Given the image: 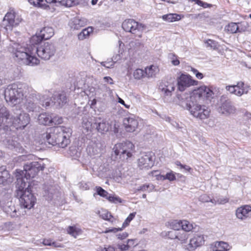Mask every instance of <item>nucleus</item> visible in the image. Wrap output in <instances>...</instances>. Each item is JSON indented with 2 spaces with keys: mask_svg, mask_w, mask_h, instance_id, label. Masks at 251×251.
I'll use <instances>...</instances> for the list:
<instances>
[{
  "mask_svg": "<svg viewBox=\"0 0 251 251\" xmlns=\"http://www.w3.org/2000/svg\"><path fill=\"white\" fill-rule=\"evenodd\" d=\"M195 100H196L193 95L190 96L188 94L184 93L177 94L175 101L178 105L188 110Z\"/></svg>",
  "mask_w": 251,
  "mask_h": 251,
  "instance_id": "nucleus-15",
  "label": "nucleus"
},
{
  "mask_svg": "<svg viewBox=\"0 0 251 251\" xmlns=\"http://www.w3.org/2000/svg\"><path fill=\"white\" fill-rule=\"evenodd\" d=\"M57 1L61 5L67 7H71L77 2V0H57Z\"/></svg>",
  "mask_w": 251,
  "mask_h": 251,
  "instance_id": "nucleus-46",
  "label": "nucleus"
},
{
  "mask_svg": "<svg viewBox=\"0 0 251 251\" xmlns=\"http://www.w3.org/2000/svg\"><path fill=\"white\" fill-rule=\"evenodd\" d=\"M212 199H211L206 194L201 195L199 198V201L202 202H211L212 203Z\"/></svg>",
  "mask_w": 251,
  "mask_h": 251,
  "instance_id": "nucleus-55",
  "label": "nucleus"
},
{
  "mask_svg": "<svg viewBox=\"0 0 251 251\" xmlns=\"http://www.w3.org/2000/svg\"><path fill=\"white\" fill-rule=\"evenodd\" d=\"M72 133L71 128L59 126L48 129L42 135V138L50 145H57L59 147L64 148L69 144V138Z\"/></svg>",
  "mask_w": 251,
  "mask_h": 251,
  "instance_id": "nucleus-3",
  "label": "nucleus"
},
{
  "mask_svg": "<svg viewBox=\"0 0 251 251\" xmlns=\"http://www.w3.org/2000/svg\"><path fill=\"white\" fill-rule=\"evenodd\" d=\"M37 100L28 97L24 103V108L28 112L37 111L39 107L37 105Z\"/></svg>",
  "mask_w": 251,
  "mask_h": 251,
  "instance_id": "nucleus-27",
  "label": "nucleus"
},
{
  "mask_svg": "<svg viewBox=\"0 0 251 251\" xmlns=\"http://www.w3.org/2000/svg\"><path fill=\"white\" fill-rule=\"evenodd\" d=\"M67 231L68 234L75 238H76L78 235L82 233L81 229L77 228L75 226H69L68 227Z\"/></svg>",
  "mask_w": 251,
  "mask_h": 251,
  "instance_id": "nucleus-37",
  "label": "nucleus"
},
{
  "mask_svg": "<svg viewBox=\"0 0 251 251\" xmlns=\"http://www.w3.org/2000/svg\"><path fill=\"white\" fill-rule=\"evenodd\" d=\"M30 122L28 114L17 110L13 115L6 107L0 103V129L13 126L17 129H24Z\"/></svg>",
  "mask_w": 251,
  "mask_h": 251,
  "instance_id": "nucleus-2",
  "label": "nucleus"
},
{
  "mask_svg": "<svg viewBox=\"0 0 251 251\" xmlns=\"http://www.w3.org/2000/svg\"><path fill=\"white\" fill-rule=\"evenodd\" d=\"M3 210L11 218H16L18 217L17 209L11 201L7 202L5 206H4Z\"/></svg>",
  "mask_w": 251,
  "mask_h": 251,
  "instance_id": "nucleus-29",
  "label": "nucleus"
},
{
  "mask_svg": "<svg viewBox=\"0 0 251 251\" xmlns=\"http://www.w3.org/2000/svg\"><path fill=\"white\" fill-rule=\"evenodd\" d=\"M212 203L214 204H224L228 202L227 197L221 196H216L212 199Z\"/></svg>",
  "mask_w": 251,
  "mask_h": 251,
  "instance_id": "nucleus-36",
  "label": "nucleus"
},
{
  "mask_svg": "<svg viewBox=\"0 0 251 251\" xmlns=\"http://www.w3.org/2000/svg\"><path fill=\"white\" fill-rule=\"evenodd\" d=\"M96 188L98 195L103 198H107V195H108V193L107 191L100 186H97Z\"/></svg>",
  "mask_w": 251,
  "mask_h": 251,
  "instance_id": "nucleus-52",
  "label": "nucleus"
},
{
  "mask_svg": "<svg viewBox=\"0 0 251 251\" xmlns=\"http://www.w3.org/2000/svg\"><path fill=\"white\" fill-rule=\"evenodd\" d=\"M30 89L25 83L9 85L4 90V99L9 104L16 105L20 103L24 97H27Z\"/></svg>",
  "mask_w": 251,
  "mask_h": 251,
  "instance_id": "nucleus-5",
  "label": "nucleus"
},
{
  "mask_svg": "<svg viewBox=\"0 0 251 251\" xmlns=\"http://www.w3.org/2000/svg\"><path fill=\"white\" fill-rule=\"evenodd\" d=\"M177 231H169L168 232H165L164 233H162L163 235L165 236L168 237L169 238L171 239H176Z\"/></svg>",
  "mask_w": 251,
  "mask_h": 251,
  "instance_id": "nucleus-51",
  "label": "nucleus"
},
{
  "mask_svg": "<svg viewBox=\"0 0 251 251\" xmlns=\"http://www.w3.org/2000/svg\"><path fill=\"white\" fill-rule=\"evenodd\" d=\"M103 79L105 82L109 83L110 84H114L113 79L110 76H105L104 77Z\"/></svg>",
  "mask_w": 251,
  "mask_h": 251,
  "instance_id": "nucleus-62",
  "label": "nucleus"
},
{
  "mask_svg": "<svg viewBox=\"0 0 251 251\" xmlns=\"http://www.w3.org/2000/svg\"><path fill=\"white\" fill-rule=\"evenodd\" d=\"M157 68L153 65L145 69V75L148 77H153L156 74V70Z\"/></svg>",
  "mask_w": 251,
  "mask_h": 251,
  "instance_id": "nucleus-42",
  "label": "nucleus"
},
{
  "mask_svg": "<svg viewBox=\"0 0 251 251\" xmlns=\"http://www.w3.org/2000/svg\"><path fill=\"white\" fill-rule=\"evenodd\" d=\"M125 129L127 132L134 131L137 128L139 124L138 118L133 115L126 117L123 121Z\"/></svg>",
  "mask_w": 251,
  "mask_h": 251,
  "instance_id": "nucleus-19",
  "label": "nucleus"
},
{
  "mask_svg": "<svg viewBox=\"0 0 251 251\" xmlns=\"http://www.w3.org/2000/svg\"><path fill=\"white\" fill-rule=\"evenodd\" d=\"M159 177H160V179H168L170 181H173L176 179V176L173 172L168 173L166 174V175H161Z\"/></svg>",
  "mask_w": 251,
  "mask_h": 251,
  "instance_id": "nucleus-48",
  "label": "nucleus"
},
{
  "mask_svg": "<svg viewBox=\"0 0 251 251\" xmlns=\"http://www.w3.org/2000/svg\"><path fill=\"white\" fill-rule=\"evenodd\" d=\"M121 58V56L120 54H116L115 56H114L112 58V61L114 63Z\"/></svg>",
  "mask_w": 251,
  "mask_h": 251,
  "instance_id": "nucleus-64",
  "label": "nucleus"
},
{
  "mask_svg": "<svg viewBox=\"0 0 251 251\" xmlns=\"http://www.w3.org/2000/svg\"><path fill=\"white\" fill-rule=\"evenodd\" d=\"M63 122V119L62 117L55 116L53 117H51V126L53 125H59L61 124Z\"/></svg>",
  "mask_w": 251,
  "mask_h": 251,
  "instance_id": "nucleus-53",
  "label": "nucleus"
},
{
  "mask_svg": "<svg viewBox=\"0 0 251 251\" xmlns=\"http://www.w3.org/2000/svg\"><path fill=\"white\" fill-rule=\"evenodd\" d=\"M56 192L57 190L54 186H51L50 188L45 190V194L46 196L48 197V200L53 199Z\"/></svg>",
  "mask_w": 251,
  "mask_h": 251,
  "instance_id": "nucleus-43",
  "label": "nucleus"
},
{
  "mask_svg": "<svg viewBox=\"0 0 251 251\" xmlns=\"http://www.w3.org/2000/svg\"><path fill=\"white\" fill-rule=\"evenodd\" d=\"M189 237L188 234L186 231L180 230L177 231L176 239L183 243H185Z\"/></svg>",
  "mask_w": 251,
  "mask_h": 251,
  "instance_id": "nucleus-41",
  "label": "nucleus"
},
{
  "mask_svg": "<svg viewBox=\"0 0 251 251\" xmlns=\"http://www.w3.org/2000/svg\"><path fill=\"white\" fill-rule=\"evenodd\" d=\"M16 137H10L6 139L5 141V145L7 148L11 150H15L16 151L21 152L23 149L21 145L16 140Z\"/></svg>",
  "mask_w": 251,
  "mask_h": 251,
  "instance_id": "nucleus-25",
  "label": "nucleus"
},
{
  "mask_svg": "<svg viewBox=\"0 0 251 251\" xmlns=\"http://www.w3.org/2000/svg\"><path fill=\"white\" fill-rule=\"evenodd\" d=\"M134 145L129 141L117 144L113 150L116 156H119L122 160L127 159L132 155L131 151L134 149Z\"/></svg>",
  "mask_w": 251,
  "mask_h": 251,
  "instance_id": "nucleus-7",
  "label": "nucleus"
},
{
  "mask_svg": "<svg viewBox=\"0 0 251 251\" xmlns=\"http://www.w3.org/2000/svg\"><path fill=\"white\" fill-rule=\"evenodd\" d=\"M102 66L107 68H111L114 66V63L113 62H102L101 63Z\"/></svg>",
  "mask_w": 251,
  "mask_h": 251,
  "instance_id": "nucleus-57",
  "label": "nucleus"
},
{
  "mask_svg": "<svg viewBox=\"0 0 251 251\" xmlns=\"http://www.w3.org/2000/svg\"><path fill=\"white\" fill-rule=\"evenodd\" d=\"M251 211V206L249 205L242 206L236 209V215L237 218L241 219H245L248 216V214Z\"/></svg>",
  "mask_w": 251,
  "mask_h": 251,
  "instance_id": "nucleus-28",
  "label": "nucleus"
},
{
  "mask_svg": "<svg viewBox=\"0 0 251 251\" xmlns=\"http://www.w3.org/2000/svg\"><path fill=\"white\" fill-rule=\"evenodd\" d=\"M43 0H28V2L31 4L35 6H40V3L43 1Z\"/></svg>",
  "mask_w": 251,
  "mask_h": 251,
  "instance_id": "nucleus-60",
  "label": "nucleus"
},
{
  "mask_svg": "<svg viewBox=\"0 0 251 251\" xmlns=\"http://www.w3.org/2000/svg\"><path fill=\"white\" fill-rule=\"evenodd\" d=\"M43 99L44 100H40L42 102V104L45 107L50 106V101L56 107H61L67 102V98L64 93H54L50 99H45L43 96Z\"/></svg>",
  "mask_w": 251,
  "mask_h": 251,
  "instance_id": "nucleus-9",
  "label": "nucleus"
},
{
  "mask_svg": "<svg viewBox=\"0 0 251 251\" xmlns=\"http://www.w3.org/2000/svg\"><path fill=\"white\" fill-rule=\"evenodd\" d=\"M219 111L223 115L228 116L235 112L236 108L232 104V102L228 100H226L222 103L219 108Z\"/></svg>",
  "mask_w": 251,
  "mask_h": 251,
  "instance_id": "nucleus-22",
  "label": "nucleus"
},
{
  "mask_svg": "<svg viewBox=\"0 0 251 251\" xmlns=\"http://www.w3.org/2000/svg\"><path fill=\"white\" fill-rule=\"evenodd\" d=\"M159 90L164 96H171L175 90V85L167 81H162L159 85Z\"/></svg>",
  "mask_w": 251,
  "mask_h": 251,
  "instance_id": "nucleus-23",
  "label": "nucleus"
},
{
  "mask_svg": "<svg viewBox=\"0 0 251 251\" xmlns=\"http://www.w3.org/2000/svg\"><path fill=\"white\" fill-rule=\"evenodd\" d=\"M98 251H115V249L112 246H109L107 247H101Z\"/></svg>",
  "mask_w": 251,
  "mask_h": 251,
  "instance_id": "nucleus-58",
  "label": "nucleus"
},
{
  "mask_svg": "<svg viewBox=\"0 0 251 251\" xmlns=\"http://www.w3.org/2000/svg\"><path fill=\"white\" fill-rule=\"evenodd\" d=\"M153 164L152 153L151 152L141 154L138 159V164L141 169H149L153 166Z\"/></svg>",
  "mask_w": 251,
  "mask_h": 251,
  "instance_id": "nucleus-16",
  "label": "nucleus"
},
{
  "mask_svg": "<svg viewBox=\"0 0 251 251\" xmlns=\"http://www.w3.org/2000/svg\"><path fill=\"white\" fill-rule=\"evenodd\" d=\"M93 32V28L88 27L82 30V31L78 35V38L79 40H82L88 37L90 33Z\"/></svg>",
  "mask_w": 251,
  "mask_h": 251,
  "instance_id": "nucleus-39",
  "label": "nucleus"
},
{
  "mask_svg": "<svg viewBox=\"0 0 251 251\" xmlns=\"http://www.w3.org/2000/svg\"><path fill=\"white\" fill-rule=\"evenodd\" d=\"M244 28L241 27L237 25L236 23H231L226 27L227 31L231 33H235L237 32H241L245 30L246 26H244Z\"/></svg>",
  "mask_w": 251,
  "mask_h": 251,
  "instance_id": "nucleus-33",
  "label": "nucleus"
},
{
  "mask_svg": "<svg viewBox=\"0 0 251 251\" xmlns=\"http://www.w3.org/2000/svg\"><path fill=\"white\" fill-rule=\"evenodd\" d=\"M181 221H174L170 223V227L175 231H178L181 228Z\"/></svg>",
  "mask_w": 251,
  "mask_h": 251,
  "instance_id": "nucleus-50",
  "label": "nucleus"
},
{
  "mask_svg": "<svg viewBox=\"0 0 251 251\" xmlns=\"http://www.w3.org/2000/svg\"><path fill=\"white\" fill-rule=\"evenodd\" d=\"M79 188L82 190H87L92 187V183L90 181H81L78 184Z\"/></svg>",
  "mask_w": 251,
  "mask_h": 251,
  "instance_id": "nucleus-45",
  "label": "nucleus"
},
{
  "mask_svg": "<svg viewBox=\"0 0 251 251\" xmlns=\"http://www.w3.org/2000/svg\"><path fill=\"white\" fill-rule=\"evenodd\" d=\"M192 71L194 72V74L196 75V76L199 78V79H201L203 77V75L201 73L199 72L196 69H192Z\"/></svg>",
  "mask_w": 251,
  "mask_h": 251,
  "instance_id": "nucleus-61",
  "label": "nucleus"
},
{
  "mask_svg": "<svg viewBox=\"0 0 251 251\" xmlns=\"http://www.w3.org/2000/svg\"><path fill=\"white\" fill-rule=\"evenodd\" d=\"M54 35V30L52 27L46 26L43 28L39 33L33 36L30 40V44H39L43 40H48Z\"/></svg>",
  "mask_w": 251,
  "mask_h": 251,
  "instance_id": "nucleus-10",
  "label": "nucleus"
},
{
  "mask_svg": "<svg viewBox=\"0 0 251 251\" xmlns=\"http://www.w3.org/2000/svg\"><path fill=\"white\" fill-rule=\"evenodd\" d=\"M130 48H133L135 50H139L143 47V44L140 42L139 40H135L134 41H131L129 43Z\"/></svg>",
  "mask_w": 251,
  "mask_h": 251,
  "instance_id": "nucleus-47",
  "label": "nucleus"
},
{
  "mask_svg": "<svg viewBox=\"0 0 251 251\" xmlns=\"http://www.w3.org/2000/svg\"><path fill=\"white\" fill-rule=\"evenodd\" d=\"M110 202L117 203V202H121V199L118 197H114L111 195H108L107 198H106Z\"/></svg>",
  "mask_w": 251,
  "mask_h": 251,
  "instance_id": "nucleus-54",
  "label": "nucleus"
},
{
  "mask_svg": "<svg viewBox=\"0 0 251 251\" xmlns=\"http://www.w3.org/2000/svg\"><path fill=\"white\" fill-rule=\"evenodd\" d=\"M94 117L92 118H83L82 126L87 132L91 131L95 129Z\"/></svg>",
  "mask_w": 251,
  "mask_h": 251,
  "instance_id": "nucleus-30",
  "label": "nucleus"
},
{
  "mask_svg": "<svg viewBox=\"0 0 251 251\" xmlns=\"http://www.w3.org/2000/svg\"><path fill=\"white\" fill-rule=\"evenodd\" d=\"M181 226L182 230L186 232L190 231L193 228L192 224L187 221H181Z\"/></svg>",
  "mask_w": 251,
  "mask_h": 251,
  "instance_id": "nucleus-44",
  "label": "nucleus"
},
{
  "mask_svg": "<svg viewBox=\"0 0 251 251\" xmlns=\"http://www.w3.org/2000/svg\"><path fill=\"white\" fill-rule=\"evenodd\" d=\"M39 123L43 125H50L51 124V116L48 113L40 114L38 118Z\"/></svg>",
  "mask_w": 251,
  "mask_h": 251,
  "instance_id": "nucleus-32",
  "label": "nucleus"
},
{
  "mask_svg": "<svg viewBox=\"0 0 251 251\" xmlns=\"http://www.w3.org/2000/svg\"><path fill=\"white\" fill-rule=\"evenodd\" d=\"M226 89L231 94H234L238 97L248 93V88L245 86L244 83L242 81L237 82L236 85L226 86Z\"/></svg>",
  "mask_w": 251,
  "mask_h": 251,
  "instance_id": "nucleus-17",
  "label": "nucleus"
},
{
  "mask_svg": "<svg viewBox=\"0 0 251 251\" xmlns=\"http://www.w3.org/2000/svg\"><path fill=\"white\" fill-rule=\"evenodd\" d=\"M95 129L99 132L104 134L109 131L110 125L106 120L101 117H94Z\"/></svg>",
  "mask_w": 251,
  "mask_h": 251,
  "instance_id": "nucleus-18",
  "label": "nucleus"
},
{
  "mask_svg": "<svg viewBox=\"0 0 251 251\" xmlns=\"http://www.w3.org/2000/svg\"><path fill=\"white\" fill-rule=\"evenodd\" d=\"M104 213L100 215L102 218L106 220L110 221V218L112 217V215L106 211H104Z\"/></svg>",
  "mask_w": 251,
  "mask_h": 251,
  "instance_id": "nucleus-56",
  "label": "nucleus"
},
{
  "mask_svg": "<svg viewBox=\"0 0 251 251\" xmlns=\"http://www.w3.org/2000/svg\"><path fill=\"white\" fill-rule=\"evenodd\" d=\"M45 164L42 159H39L38 161L27 163L24 166L23 171L17 170L16 176L26 178V180L34 177L40 171L43 170Z\"/></svg>",
  "mask_w": 251,
  "mask_h": 251,
  "instance_id": "nucleus-6",
  "label": "nucleus"
},
{
  "mask_svg": "<svg viewBox=\"0 0 251 251\" xmlns=\"http://www.w3.org/2000/svg\"><path fill=\"white\" fill-rule=\"evenodd\" d=\"M193 94L196 100L199 102H202L204 100L210 101L212 98L214 93L208 87L205 86H202L193 91Z\"/></svg>",
  "mask_w": 251,
  "mask_h": 251,
  "instance_id": "nucleus-11",
  "label": "nucleus"
},
{
  "mask_svg": "<svg viewBox=\"0 0 251 251\" xmlns=\"http://www.w3.org/2000/svg\"><path fill=\"white\" fill-rule=\"evenodd\" d=\"M136 213H130L129 216L126 218L125 222L123 224L122 227L121 228H116V227H113L111 228H106V229L102 231L103 233H107L109 232H113V233H116L118 231H121L124 228L127 226L129 223L133 220V219L134 218L135 216Z\"/></svg>",
  "mask_w": 251,
  "mask_h": 251,
  "instance_id": "nucleus-26",
  "label": "nucleus"
},
{
  "mask_svg": "<svg viewBox=\"0 0 251 251\" xmlns=\"http://www.w3.org/2000/svg\"><path fill=\"white\" fill-rule=\"evenodd\" d=\"M118 249H120L121 251H125L128 250L129 245L127 244H118Z\"/></svg>",
  "mask_w": 251,
  "mask_h": 251,
  "instance_id": "nucleus-59",
  "label": "nucleus"
},
{
  "mask_svg": "<svg viewBox=\"0 0 251 251\" xmlns=\"http://www.w3.org/2000/svg\"><path fill=\"white\" fill-rule=\"evenodd\" d=\"M87 20L84 18H75L72 22V27L75 29H78L81 27L87 25Z\"/></svg>",
  "mask_w": 251,
  "mask_h": 251,
  "instance_id": "nucleus-31",
  "label": "nucleus"
},
{
  "mask_svg": "<svg viewBox=\"0 0 251 251\" xmlns=\"http://www.w3.org/2000/svg\"><path fill=\"white\" fill-rule=\"evenodd\" d=\"M162 19L163 20L168 22H173L180 20L181 17L179 15L177 14L170 13L163 15Z\"/></svg>",
  "mask_w": 251,
  "mask_h": 251,
  "instance_id": "nucleus-34",
  "label": "nucleus"
},
{
  "mask_svg": "<svg viewBox=\"0 0 251 251\" xmlns=\"http://www.w3.org/2000/svg\"><path fill=\"white\" fill-rule=\"evenodd\" d=\"M16 17L14 12H8L3 18L2 26L7 30H12L13 26L17 25L21 22V20Z\"/></svg>",
  "mask_w": 251,
  "mask_h": 251,
  "instance_id": "nucleus-14",
  "label": "nucleus"
},
{
  "mask_svg": "<svg viewBox=\"0 0 251 251\" xmlns=\"http://www.w3.org/2000/svg\"><path fill=\"white\" fill-rule=\"evenodd\" d=\"M104 147V143L100 141L92 142L88 146L87 151L90 156H94L100 154Z\"/></svg>",
  "mask_w": 251,
  "mask_h": 251,
  "instance_id": "nucleus-21",
  "label": "nucleus"
},
{
  "mask_svg": "<svg viewBox=\"0 0 251 251\" xmlns=\"http://www.w3.org/2000/svg\"><path fill=\"white\" fill-rule=\"evenodd\" d=\"M12 181L10 175L6 170V167H0V184L6 185Z\"/></svg>",
  "mask_w": 251,
  "mask_h": 251,
  "instance_id": "nucleus-24",
  "label": "nucleus"
},
{
  "mask_svg": "<svg viewBox=\"0 0 251 251\" xmlns=\"http://www.w3.org/2000/svg\"><path fill=\"white\" fill-rule=\"evenodd\" d=\"M204 43L207 48L213 50L218 49V43L214 40L211 39L206 40L204 41Z\"/></svg>",
  "mask_w": 251,
  "mask_h": 251,
  "instance_id": "nucleus-40",
  "label": "nucleus"
},
{
  "mask_svg": "<svg viewBox=\"0 0 251 251\" xmlns=\"http://www.w3.org/2000/svg\"><path fill=\"white\" fill-rule=\"evenodd\" d=\"M201 103L198 100H195L188 110L195 118L201 120L207 119L209 115L210 111L204 105H201Z\"/></svg>",
  "mask_w": 251,
  "mask_h": 251,
  "instance_id": "nucleus-8",
  "label": "nucleus"
},
{
  "mask_svg": "<svg viewBox=\"0 0 251 251\" xmlns=\"http://www.w3.org/2000/svg\"><path fill=\"white\" fill-rule=\"evenodd\" d=\"M37 45L30 44L25 47L19 43L10 44L8 50L12 54L15 61L21 65L33 66L38 65L40 60L35 56H38L44 60H49L56 52V47L52 43L47 42L37 47Z\"/></svg>",
  "mask_w": 251,
  "mask_h": 251,
  "instance_id": "nucleus-1",
  "label": "nucleus"
},
{
  "mask_svg": "<svg viewBox=\"0 0 251 251\" xmlns=\"http://www.w3.org/2000/svg\"><path fill=\"white\" fill-rule=\"evenodd\" d=\"M133 76L135 79H140L146 76L145 71L144 72L142 69H137L134 72Z\"/></svg>",
  "mask_w": 251,
  "mask_h": 251,
  "instance_id": "nucleus-49",
  "label": "nucleus"
},
{
  "mask_svg": "<svg viewBox=\"0 0 251 251\" xmlns=\"http://www.w3.org/2000/svg\"><path fill=\"white\" fill-rule=\"evenodd\" d=\"M69 154L74 159H77L80 156L81 152L78 148L75 146H72L70 148Z\"/></svg>",
  "mask_w": 251,
  "mask_h": 251,
  "instance_id": "nucleus-35",
  "label": "nucleus"
},
{
  "mask_svg": "<svg viewBox=\"0 0 251 251\" xmlns=\"http://www.w3.org/2000/svg\"><path fill=\"white\" fill-rule=\"evenodd\" d=\"M227 247V244L225 242H216L212 249V251H226L228 250Z\"/></svg>",
  "mask_w": 251,
  "mask_h": 251,
  "instance_id": "nucleus-38",
  "label": "nucleus"
},
{
  "mask_svg": "<svg viewBox=\"0 0 251 251\" xmlns=\"http://www.w3.org/2000/svg\"><path fill=\"white\" fill-rule=\"evenodd\" d=\"M198 81L192 79L188 75L182 74L177 79V88L180 91H184L187 88L197 84Z\"/></svg>",
  "mask_w": 251,
  "mask_h": 251,
  "instance_id": "nucleus-13",
  "label": "nucleus"
},
{
  "mask_svg": "<svg viewBox=\"0 0 251 251\" xmlns=\"http://www.w3.org/2000/svg\"><path fill=\"white\" fill-rule=\"evenodd\" d=\"M118 238L121 240L124 239L128 236V233L127 232H124L122 234H118L117 235Z\"/></svg>",
  "mask_w": 251,
  "mask_h": 251,
  "instance_id": "nucleus-63",
  "label": "nucleus"
},
{
  "mask_svg": "<svg viewBox=\"0 0 251 251\" xmlns=\"http://www.w3.org/2000/svg\"><path fill=\"white\" fill-rule=\"evenodd\" d=\"M16 187V197L19 199L21 205L28 209L33 207L36 199L31 192L29 182L24 178L18 177Z\"/></svg>",
  "mask_w": 251,
  "mask_h": 251,
  "instance_id": "nucleus-4",
  "label": "nucleus"
},
{
  "mask_svg": "<svg viewBox=\"0 0 251 251\" xmlns=\"http://www.w3.org/2000/svg\"><path fill=\"white\" fill-rule=\"evenodd\" d=\"M122 27L126 32L135 34L141 32L144 29L145 26L133 19H129L123 22Z\"/></svg>",
  "mask_w": 251,
  "mask_h": 251,
  "instance_id": "nucleus-12",
  "label": "nucleus"
},
{
  "mask_svg": "<svg viewBox=\"0 0 251 251\" xmlns=\"http://www.w3.org/2000/svg\"><path fill=\"white\" fill-rule=\"evenodd\" d=\"M204 237L202 235H196L191 238L186 249L189 251H194L197 248L204 244Z\"/></svg>",
  "mask_w": 251,
  "mask_h": 251,
  "instance_id": "nucleus-20",
  "label": "nucleus"
}]
</instances>
